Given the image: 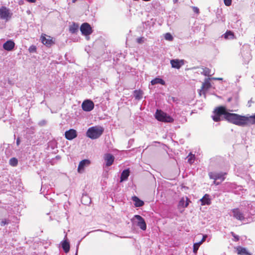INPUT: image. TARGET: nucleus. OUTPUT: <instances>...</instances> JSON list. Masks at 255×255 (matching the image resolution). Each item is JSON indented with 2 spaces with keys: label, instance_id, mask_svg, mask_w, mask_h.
Listing matches in <instances>:
<instances>
[{
  "label": "nucleus",
  "instance_id": "nucleus-28",
  "mask_svg": "<svg viewBox=\"0 0 255 255\" xmlns=\"http://www.w3.org/2000/svg\"><path fill=\"white\" fill-rule=\"evenodd\" d=\"M188 161L190 164H192L195 160V156L194 154H192V153H190L187 157Z\"/></svg>",
  "mask_w": 255,
  "mask_h": 255
},
{
  "label": "nucleus",
  "instance_id": "nucleus-20",
  "mask_svg": "<svg viewBox=\"0 0 255 255\" xmlns=\"http://www.w3.org/2000/svg\"><path fill=\"white\" fill-rule=\"evenodd\" d=\"M208 194H206L203 198L201 199L200 201L202 205H210L211 204V200Z\"/></svg>",
  "mask_w": 255,
  "mask_h": 255
},
{
  "label": "nucleus",
  "instance_id": "nucleus-2",
  "mask_svg": "<svg viewBox=\"0 0 255 255\" xmlns=\"http://www.w3.org/2000/svg\"><path fill=\"white\" fill-rule=\"evenodd\" d=\"M103 127L99 126L92 127L89 128L86 132V135L89 138L94 139L98 138L104 132Z\"/></svg>",
  "mask_w": 255,
  "mask_h": 255
},
{
  "label": "nucleus",
  "instance_id": "nucleus-45",
  "mask_svg": "<svg viewBox=\"0 0 255 255\" xmlns=\"http://www.w3.org/2000/svg\"><path fill=\"white\" fill-rule=\"evenodd\" d=\"M77 0H72V2H75Z\"/></svg>",
  "mask_w": 255,
  "mask_h": 255
},
{
  "label": "nucleus",
  "instance_id": "nucleus-22",
  "mask_svg": "<svg viewBox=\"0 0 255 255\" xmlns=\"http://www.w3.org/2000/svg\"><path fill=\"white\" fill-rule=\"evenodd\" d=\"M151 84L152 85H155L157 84H160L162 85H164L165 84V82L163 80H162L161 78H156L153 79L152 80H151Z\"/></svg>",
  "mask_w": 255,
  "mask_h": 255
},
{
  "label": "nucleus",
  "instance_id": "nucleus-38",
  "mask_svg": "<svg viewBox=\"0 0 255 255\" xmlns=\"http://www.w3.org/2000/svg\"><path fill=\"white\" fill-rule=\"evenodd\" d=\"M207 237V236L206 235H204L203 236V238L200 242L199 243H201V244H202L203 242H204Z\"/></svg>",
  "mask_w": 255,
  "mask_h": 255
},
{
  "label": "nucleus",
  "instance_id": "nucleus-10",
  "mask_svg": "<svg viewBox=\"0 0 255 255\" xmlns=\"http://www.w3.org/2000/svg\"><path fill=\"white\" fill-rule=\"evenodd\" d=\"M77 136V133L76 130L74 129H70L68 130H67L65 132V138L69 140H71L76 138Z\"/></svg>",
  "mask_w": 255,
  "mask_h": 255
},
{
  "label": "nucleus",
  "instance_id": "nucleus-9",
  "mask_svg": "<svg viewBox=\"0 0 255 255\" xmlns=\"http://www.w3.org/2000/svg\"><path fill=\"white\" fill-rule=\"evenodd\" d=\"M233 217L236 219L240 221H243L245 219V217L243 213L240 211L239 208H234L232 210Z\"/></svg>",
  "mask_w": 255,
  "mask_h": 255
},
{
  "label": "nucleus",
  "instance_id": "nucleus-42",
  "mask_svg": "<svg viewBox=\"0 0 255 255\" xmlns=\"http://www.w3.org/2000/svg\"><path fill=\"white\" fill-rule=\"evenodd\" d=\"M27 0L30 2H34L36 0Z\"/></svg>",
  "mask_w": 255,
  "mask_h": 255
},
{
  "label": "nucleus",
  "instance_id": "nucleus-13",
  "mask_svg": "<svg viewBox=\"0 0 255 255\" xmlns=\"http://www.w3.org/2000/svg\"><path fill=\"white\" fill-rule=\"evenodd\" d=\"M90 163L91 162L88 159H84L81 161L78 167V172L82 173L84 170L85 167L89 165Z\"/></svg>",
  "mask_w": 255,
  "mask_h": 255
},
{
  "label": "nucleus",
  "instance_id": "nucleus-31",
  "mask_svg": "<svg viewBox=\"0 0 255 255\" xmlns=\"http://www.w3.org/2000/svg\"><path fill=\"white\" fill-rule=\"evenodd\" d=\"M28 50L31 53L36 52V47L34 45H31L29 47Z\"/></svg>",
  "mask_w": 255,
  "mask_h": 255
},
{
  "label": "nucleus",
  "instance_id": "nucleus-35",
  "mask_svg": "<svg viewBox=\"0 0 255 255\" xmlns=\"http://www.w3.org/2000/svg\"><path fill=\"white\" fill-rule=\"evenodd\" d=\"M232 0H224V2L226 6H230L232 4Z\"/></svg>",
  "mask_w": 255,
  "mask_h": 255
},
{
  "label": "nucleus",
  "instance_id": "nucleus-41",
  "mask_svg": "<svg viewBox=\"0 0 255 255\" xmlns=\"http://www.w3.org/2000/svg\"><path fill=\"white\" fill-rule=\"evenodd\" d=\"M214 183L216 185H219L220 184L219 182H216V180H214Z\"/></svg>",
  "mask_w": 255,
  "mask_h": 255
},
{
  "label": "nucleus",
  "instance_id": "nucleus-26",
  "mask_svg": "<svg viewBox=\"0 0 255 255\" xmlns=\"http://www.w3.org/2000/svg\"><path fill=\"white\" fill-rule=\"evenodd\" d=\"M202 74L206 76H211L212 75L211 70L207 67L203 69Z\"/></svg>",
  "mask_w": 255,
  "mask_h": 255
},
{
  "label": "nucleus",
  "instance_id": "nucleus-1",
  "mask_svg": "<svg viewBox=\"0 0 255 255\" xmlns=\"http://www.w3.org/2000/svg\"><path fill=\"white\" fill-rule=\"evenodd\" d=\"M213 113L214 115L212 116V119L215 122L221 121L222 120L221 117L223 116V119L238 126L244 127L255 125V114L252 116H242L231 113L227 111L226 108L224 106L216 107Z\"/></svg>",
  "mask_w": 255,
  "mask_h": 255
},
{
  "label": "nucleus",
  "instance_id": "nucleus-30",
  "mask_svg": "<svg viewBox=\"0 0 255 255\" xmlns=\"http://www.w3.org/2000/svg\"><path fill=\"white\" fill-rule=\"evenodd\" d=\"M165 39L169 41H172L173 39L172 36L170 33H166L164 36Z\"/></svg>",
  "mask_w": 255,
  "mask_h": 255
},
{
  "label": "nucleus",
  "instance_id": "nucleus-5",
  "mask_svg": "<svg viewBox=\"0 0 255 255\" xmlns=\"http://www.w3.org/2000/svg\"><path fill=\"white\" fill-rule=\"evenodd\" d=\"M40 39L41 42L47 47H50L55 43L53 38L45 34H42Z\"/></svg>",
  "mask_w": 255,
  "mask_h": 255
},
{
  "label": "nucleus",
  "instance_id": "nucleus-24",
  "mask_svg": "<svg viewBox=\"0 0 255 255\" xmlns=\"http://www.w3.org/2000/svg\"><path fill=\"white\" fill-rule=\"evenodd\" d=\"M62 247L65 253H68L70 250V245L69 243L66 241H64L62 244Z\"/></svg>",
  "mask_w": 255,
  "mask_h": 255
},
{
  "label": "nucleus",
  "instance_id": "nucleus-15",
  "mask_svg": "<svg viewBox=\"0 0 255 255\" xmlns=\"http://www.w3.org/2000/svg\"><path fill=\"white\" fill-rule=\"evenodd\" d=\"M191 201L190 199L188 197H182L180 201L179 202L178 207L179 208H187L188 206L189 205V203H190Z\"/></svg>",
  "mask_w": 255,
  "mask_h": 255
},
{
  "label": "nucleus",
  "instance_id": "nucleus-21",
  "mask_svg": "<svg viewBox=\"0 0 255 255\" xmlns=\"http://www.w3.org/2000/svg\"><path fill=\"white\" fill-rule=\"evenodd\" d=\"M79 28V25L75 23H73L72 25L69 26V31L71 33H76Z\"/></svg>",
  "mask_w": 255,
  "mask_h": 255
},
{
  "label": "nucleus",
  "instance_id": "nucleus-34",
  "mask_svg": "<svg viewBox=\"0 0 255 255\" xmlns=\"http://www.w3.org/2000/svg\"><path fill=\"white\" fill-rule=\"evenodd\" d=\"M231 235L234 238V241L237 242L239 240V237L236 235L233 232H231Z\"/></svg>",
  "mask_w": 255,
  "mask_h": 255
},
{
  "label": "nucleus",
  "instance_id": "nucleus-18",
  "mask_svg": "<svg viewBox=\"0 0 255 255\" xmlns=\"http://www.w3.org/2000/svg\"><path fill=\"white\" fill-rule=\"evenodd\" d=\"M129 173H130V171H129V169L124 170L121 174V178H120V179H121L120 182H122L124 181L127 180L128 178V177L129 175Z\"/></svg>",
  "mask_w": 255,
  "mask_h": 255
},
{
  "label": "nucleus",
  "instance_id": "nucleus-23",
  "mask_svg": "<svg viewBox=\"0 0 255 255\" xmlns=\"http://www.w3.org/2000/svg\"><path fill=\"white\" fill-rule=\"evenodd\" d=\"M224 38L226 39H235L236 37L234 33L231 31H227L224 35Z\"/></svg>",
  "mask_w": 255,
  "mask_h": 255
},
{
  "label": "nucleus",
  "instance_id": "nucleus-12",
  "mask_svg": "<svg viewBox=\"0 0 255 255\" xmlns=\"http://www.w3.org/2000/svg\"><path fill=\"white\" fill-rule=\"evenodd\" d=\"M104 158L106 162V165L108 167L112 165L115 160L114 155L110 153L105 154Z\"/></svg>",
  "mask_w": 255,
  "mask_h": 255
},
{
  "label": "nucleus",
  "instance_id": "nucleus-32",
  "mask_svg": "<svg viewBox=\"0 0 255 255\" xmlns=\"http://www.w3.org/2000/svg\"><path fill=\"white\" fill-rule=\"evenodd\" d=\"M9 220H6V219H3L1 221L0 225L1 226H4L5 225L9 224Z\"/></svg>",
  "mask_w": 255,
  "mask_h": 255
},
{
  "label": "nucleus",
  "instance_id": "nucleus-6",
  "mask_svg": "<svg viewBox=\"0 0 255 255\" xmlns=\"http://www.w3.org/2000/svg\"><path fill=\"white\" fill-rule=\"evenodd\" d=\"M80 30L84 35L87 36L90 35L92 32V29L90 25L88 23H83L80 27Z\"/></svg>",
  "mask_w": 255,
  "mask_h": 255
},
{
  "label": "nucleus",
  "instance_id": "nucleus-19",
  "mask_svg": "<svg viewBox=\"0 0 255 255\" xmlns=\"http://www.w3.org/2000/svg\"><path fill=\"white\" fill-rule=\"evenodd\" d=\"M237 253L240 255H252L251 254L249 253L246 248L242 247H238L236 248Z\"/></svg>",
  "mask_w": 255,
  "mask_h": 255
},
{
  "label": "nucleus",
  "instance_id": "nucleus-14",
  "mask_svg": "<svg viewBox=\"0 0 255 255\" xmlns=\"http://www.w3.org/2000/svg\"><path fill=\"white\" fill-rule=\"evenodd\" d=\"M170 64L172 67L179 69L184 64V60L173 59L170 60Z\"/></svg>",
  "mask_w": 255,
  "mask_h": 255
},
{
  "label": "nucleus",
  "instance_id": "nucleus-46",
  "mask_svg": "<svg viewBox=\"0 0 255 255\" xmlns=\"http://www.w3.org/2000/svg\"><path fill=\"white\" fill-rule=\"evenodd\" d=\"M76 255H77V254Z\"/></svg>",
  "mask_w": 255,
  "mask_h": 255
},
{
  "label": "nucleus",
  "instance_id": "nucleus-40",
  "mask_svg": "<svg viewBox=\"0 0 255 255\" xmlns=\"http://www.w3.org/2000/svg\"><path fill=\"white\" fill-rule=\"evenodd\" d=\"M253 103V102L252 101V100H250L249 102H248V105H249V107H251L252 106V104Z\"/></svg>",
  "mask_w": 255,
  "mask_h": 255
},
{
  "label": "nucleus",
  "instance_id": "nucleus-36",
  "mask_svg": "<svg viewBox=\"0 0 255 255\" xmlns=\"http://www.w3.org/2000/svg\"><path fill=\"white\" fill-rule=\"evenodd\" d=\"M210 86V84L209 82H205L202 85V88H208Z\"/></svg>",
  "mask_w": 255,
  "mask_h": 255
},
{
  "label": "nucleus",
  "instance_id": "nucleus-4",
  "mask_svg": "<svg viewBox=\"0 0 255 255\" xmlns=\"http://www.w3.org/2000/svg\"><path fill=\"white\" fill-rule=\"evenodd\" d=\"M12 15V13L10 12L9 9L5 6L0 8V18L7 21L11 17Z\"/></svg>",
  "mask_w": 255,
  "mask_h": 255
},
{
  "label": "nucleus",
  "instance_id": "nucleus-43",
  "mask_svg": "<svg viewBox=\"0 0 255 255\" xmlns=\"http://www.w3.org/2000/svg\"><path fill=\"white\" fill-rule=\"evenodd\" d=\"M87 197L86 196H82V200H82V202H83V200H84V198H87Z\"/></svg>",
  "mask_w": 255,
  "mask_h": 255
},
{
  "label": "nucleus",
  "instance_id": "nucleus-7",
  "mask_svg": "<svg viewBox=\"0 0 255 255\" xmlns=\"http://www.w3.org/2000/svg\"><path fill=\"white\" fill-rule=\"evenodd\" d=\"M81 106L83 111L85 112H90L94 109V104L92 101L90 100H86L83 101Z\"/></svg>",
  "mask_w": 255,
  "mask_h": 255
},
{
  "label": "nucleus",
  "instance_id": "nucleus-37",
  "mask_svg": "<svg viewBox=\"0 0 255 255\" xmlns=\"http://www.w3.org/2000/svg\"><path fill=\"white\" fill-rule=\"evenodd\" d=\"M193 10L195 13L198 14L199 13V9L198 7L194 6L193 7Z\"/></svg>",
  "mask_w": 255,
  "mask_h": 255
},
{
  "label": "nucleus",
  "instance_id": "nucleus-33",
  "mask_svg": "<svg viewBox=\"0 0 255 255\" xmlns=\"http://www.w3.org/2000/svg\"><path fill=\"white\" fill-rule=\"evenodd\" d=\"M145 38L143 37H140L137 38L136 42L139 43L141 44L144 42Z\"/></svg>",
  "mask_w": 255,
  "mask_h": 255
},
{
  "label": "nucleus",
  "instance_id": "nucleus-25",
  "mask_svg": "<svg viewBox=\"0 0 255 255\" xmlns=\"http://www.w3.org/2000/svg\"><path fill=\"white\" fill-rule=\"evenodd\" d=\"M143 92L141 90H135L134 91V96L136 99L139 100L142 98Z\"/></svg>",
  "mask_w": 255,
  "mask_h": 255
},
{
  "label": "nucleus",
  "instance_id": "nucleus-29",
  "mask_svg": "<svg viewBox=\"0 0 255 255\" xmlns=\"http://www.w3.org/2000/svg\"><path fill=\"white\" fill-rule=\"evenodd\" d=\"M201 243H196L194 244L193 245V252L195 254H196L198 250L199 249V248L200 246L201 245Z\"/></svg>",
  "mask_w": 255,
  "mask_h": 255
},
{
  "label": "nucleus",
  "instance_id": "nucleus-8",
  "mask_svg": "<svg viewBox=\"0 0 255 255\" xmlns=\"http://www.w3.org/2000/svg\"><path fill=\"white\" fill-rule=\"evenodd\" d=\"M227 174L226 172H220V173H216L211 172L209 173V177L211 179H214V180H217L218 179H221V181H223L225 180V176Z\"/></svg>",
  "mask_w": 255,
  "mask_h": 255
},
{
  "label": "nucleus",
  "instance_id": "nucleus-17",
  "mask_svg": "<svg viewBox=\"0 0 255 255\" xmlns=\"http://www.w3.org/2000/svg\"><path fill=\"white\" fill-rule=\"evenodd\" d=\"M132 200L134 202V206L136 207H140L144 205L143 201L139 199L137 196H133L131 198Z\"/></svg>",
  "mask_w": 255,
  "mask_h": 255
},
{
  "label": "nucleus",
  "instance_id": "nucleus-39",
  "mask_svg": "<svg viewBox=\"0 0 255 255\" xmlns=\"http://www.w3.org/2000/svg\"><path fill=\"white\" fill-rule=\"evenodd\" d=\"M20 140L19 137H18L16 139V144L17 145H19L20 144Z\"/></svg>",
  "mask_w": 255,
  "mask_h": 255
},
{
  "label": "nucleus",
  "instance_id": "nucleus-3",
  "mask_svg": "<svg viewBox=\"0 0 255 255\" xmlns=\"http://www.w3.org/2000/svg\"><path fill=\"white\" fill-rule=\"evenodd\" d=\"M155 118L159 121L164 123H173V119L166 113L161 110H157L155 114Z\"/></svg>",
  "mask_w": 255,
  "mask_h": 255
},
{
  "label": "nucleus",
  "instance_id": "nucleus-44",
  "mask_svg": "<svg viewBox=\"0 0 255 255\" xmlns=\"http://www.w3.org/2000/svg\"><path fill=\"white\" fill-rule=\"evenodd\" d=\"M231 100H232V98H229L227 100V101H228V102H231Z\"/></svg>",
  "mask_w": 255,
  "mask_h": 255
},
{
  "label": "nucleus",
  "instance_id": "nucleus-11",
  "mask_svg": "<svg viewBox=\"0 0 255 255\" xmlns=\"http://www.w3.org/2000/svg\"><path fill=\"white\" fill-rule=\"evenodd\" d=\"M134 218L138 220L137 225L142 230L145 231L146 229V224L144 219L140 215H136Z\"/></svg>",
  "mask_w": 255,
  "mask_h": 255
},
{
  "label": "nucleus",
  "instance_id": "nucleus-27",
  "mask_svg": "<svg viewBox=\"0 0 255 255\" xmlns=\"http://www.w3.org/2000/svg\"><path fill=\"white\" fill-rule=\"evenodd\" d=\"M9 163L11 166H16L18 164V160L16 158L13 157L9 159Z\"/></svg>",
  "mask_w": 255,
  "mask_h": 255
},
{
  "label": "nucleus",
  "instance_id": "nucleus-16",
  "mask_svg": "<svg viewBox=\"0 0 255 255\" xmlns=\"http://www.w3.org/2000/svg\"><path fill=\"white\" fill-rule=\"evenodd\" d=\"M15 43L14 42L11 40H9L6 41L3 44V48L4 49H5L6 51H11L14 47Z\"/></svg>",
  "mask_w": 255,
  "mask_h": 255
}]
</instances>
